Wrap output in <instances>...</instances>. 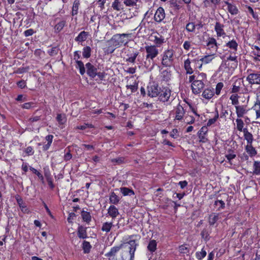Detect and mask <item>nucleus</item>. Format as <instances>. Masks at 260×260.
<instances>
[{
    "mask_svg": "<svg viewBox=\"0 0 260 260\" xmlns=\"http://www.w3.org/2000/svg\"><path fill=\"white\" fill-rule=\"evenodd\" d=\"M108 214L112 218H115L119 214L118 209L114 205H111L108 209Z\"/></svg>",
    "mask_w": 260,
    "mask_h": 260,
    "instance_id": "b1692460",
    "label": "nucleus"
},
{
    "mask_svg": "<svg viewBox=\"0 0 260 260\" xmlns=\"http://www.w3.org/2000/svg\"><path fill=\"white\" fill-rule=\"evenodd\" d=\"M171 90L167 87H163L160 90V93L158 95L160 101L165 102L169 101L171 96Z\"/></svg>",
    "mask_w": 260,
    "mask_h": 260,
    "instance_id": "0eeeda50",
    "label": "nucleus"
},
{
    "mask_svg": "<svg viewBox=\"0 0 260 260\" xmlns=\"http://www.w3.org/2000/svg\"><path fill=\"white\" fill-rule=\"evenodd\" d=\"M127 243L129 245V253L130 255L129 260H134L135 252L138 244L135 240L129 241Z\"/></svg>",
    "mask_w": 260,
    "mask_h": 260,
    "instance_id": "9d476101",
    "label": "nucleus"
},
{
    "mask_svg": "<svg viewBox=\"0 0 260 260\" xmlns=\"http://www.w3.org/2000/svg\"><path fill=\"white\" fill-rule=\"evenodd\" d=\"M112 226H113L112 222H105L103 223L101 230L103 232L108 233L110 231Z\"/></svg>",
    "mask_w": 260,
    "mask_h": 260,
    "instance_id": "e433bc0d",
    "label": "nucleus"
},
{
    "mask_svg": "<svg viewBox=\"0 0 260 260\" xmlns=\"http://www.w3.org/2000/svg\"><path fill=\"white\" fill-rule=\"evenodd\" d=\"M206 254V251L203 249H202L201 251L197 252L196 253V257L199 260H201L202 258L205 257Z\"/></svg>",
    "mask_w": 260,
    "mask_h": 260,
    "instance_id": "864d4df0",
    "label": "nucleus"
},
{
    "mask_svg": "<svg viewBox=\"0 0 260 260\" xmlns=\"http://www.w3.org/2000/svg\"><path fill=\"white\" fill-rule=\"evenodd\" d=\"M218 214L212 213L210 214L208 218V222L210 225H214L218 220Z\"/></svg>",
    "mask_w": 260,
    "mask_h": 260,
    "instance_id": "2f4dec72",
    "label": "nucleus"
},
{
    "mask_svg": "<svg viewBox=\"0 0 260 260\" xmlns=\"http://www.w3.org/2000/svg\"><path fill=\"white\" fill-rule=\"evenodd\" d=\"M78 236L81 239H85L87 238L86 228L83 226H79L78 228Z\"/></svg>",
    "mask_w": 260,
    "mask_h": 260,
    "instance_id": "a878e982",
    "label": "nucleus"
},
{
    "mask_svg": "<svg viewBox=\"0 0 260 260\" xmlns=\"http://www.w3.org/2000/svg\"><path fill=\"white\" fill-rule=\"evenodd\" d=\"M201 235L202 237L203 238H204L206 240H209V238H208L209 234H208V232H207V231L206 230H205V229L203 230L201 232Z\"/></svg>",
    "mask_w": 260,
    "mask_h": 260,
    "instance_id": "69168bd1",
    "label": "nucleus"
},
{
    "mask_svg": "<svg viewBox=\"0 0 260 260\" xmlns=\"http://www.w3.org/2000/svg\"><path fill=\"white\" fill-rule=\"evenodd\" d=\"M147 53L146 58L150 62V59L153 60L158 54V50L154 45L146 46L145 47Z\"/></svg>",
    "mask_w": 260,
    "mask_h": 260,
    "instance_id": "7ed1b4c3",
    "label": "nucleus"
},
{
    "mask_svg": "<svg viewBox=\"0 0 260 260\" xmlns=\"http://www.w3.org/2000/svg\"><path fill=\"white\" fill-rule=\"evenodd\" d=\"M138 54L139 52L137 51L134 52L130 57L126 59V61L134 63Z\"/></svg>",
    "mask_w": 260,
    "mask_h": 260,
    "instance_id": "3c124183",
    "label": "nucleus"
},
{
    "mask_svg": "<svg viewBox=\"0 0 260 260\" xmlns=\"http://www.w3.org/2000/svg\"><path fill=\"white\" fill-rule=\"evenodd\" d=\"M80 5V2L79 0H75L74 2L73 7H72V15H75L78 14V10Z\"/></svg>",
    "mask_w": 260,
    "mask_h": 260,
    "instance_id": "58836bf2",
    "label": "nucleus"
},
{
    "mask_svg": "<svg viewBox=\"0 0 260 260\" xmlns=\"http://www.w3.org/2000/svg\"><path fill=\"white\" fill-rule=\"evenodd\" d=\"M225 156L231 164V160L236 157V154L233 150L230 149L228 150L227 154H225Z\"/></svg>",
    "mask_w": 260,
    "mask_h": 260,
    "instance_id": "473e14b6",
    "label": "nucleus"
},
{
    "mask_svg": "<svg viewBox=\"0 0 260 260\" xmlns=\"http://www.w3.org/2000/svg\"><path fill=\"white\" fill-rule=\"evenodd\" d=\"M112 7L115 10L120 11L123 9V5L120 0H115L112 5Z\"/></svg>",
    "mask_w": 260,
    "mask_h": 260,
    "instance_id": "bb28decb",
    "label": "nucleus"
},
{
    "mask_svg": "<svg viewBox=\"0 0 260 260\" xmlns=\"http://www.w3.org/2000/svg\"><path fill=\"white\" fill-rule=\"evenodd\" d=\"M174 51L172 49L165 50L162 54L161 64L166 67H170L174 61Z\"/></svg>",
    "mask_w": 260,
    "mask_h": 260,
    "instance_id": "f257e3e1",
    "label": "nucleus"
},
{
    "mask_svg": "<svg viewBox=\"0 0 260 260\" xmlns=\"http://www.w3.org/2000/svg\"><path fill=\"white\" fill-rule=\"evenodd\" d=\"M225 4L228 6V10L232 15H237L239 10L237 7L228 2H225Z\"/></svg>",
    "mask_w": 260,
    "mask_h": 260,
    "instance_id": "393cba45",
    "label": "nucleus"
},
{
    "mask_svg": "<svg viewBox=\"0 0 260 260\" xmlns=\"http://www.w3.org/2000/svg\"><path fill=\"white\" fill-rule=\"evenodd\" d=\"M185 114V110L183 107L180 105H178L175 109V119L181 120Z\"/></svg>",
    "mask_w": 260,
    "mask_h": 260,
    "instance_id": "a211bd4d",
    "label": "nucleus"
},
{
    "mask_svg": "<svg viewBox=\"0 0 260 260\" xmlns=\"http://www.w3.org/2000/svg\"><path fill=\"white\" fill-rule=\"evenodd\" d=\"M76 62L77 63L76 68L79 69L80 73L83 75L85 73V69L83 62L80 60H76Z\"/></svg>",
    "mask_w": 260,
    "mask_h": 260,
    "instance_id": "c9c22d12",
    "label": "nucleus"
},
{
    "mask_svg": "<svg viewBox=\"0 0 260 260\" xmlns=\"http://www.w3.org/2000/svg\"><path fill=\"white\" fill-rule=\"evenodd\" d=\"M65 24L66 21L64 20L59 22L54 27L55 31H57V32L61 31L64 26Z\"/></svg>",
    "mask_w": 260,
    "mask_h": 260,
    "instance_id": "09e8293b",
    "label": "nucleus"
},
{
    "mask_svg": "<svg viewBox=\"0 0 260 260\" xmlns=\"http://www.w3.org/2000/svg\"><path fill=\"white\" fill-rule=\"evenodd\" d=\"M190 60L189 59H187L184 61V67L186 71V74H191L193 71L190 66Z\"/></svg>",
    "mask_w": 260,
    "mask_h": 260,
    "instance_id": "c756f323",
    "label": "nucleus"
},
{
    "mask_svg": "<svg viewBox=\"0 0 260 260\" xmlns=\"http://www.w3.org/2000/svg\"><path fill=\"white\" fill-rule=\"evenodd\" d=\"M214 55L215 53H213L212 54L205 56L204 57L202 58L200 60H193V61L196 62L197 63L199 64L200 65L199 68H201L202 65V63H200L201 61L205 63H208L213 60V59L214 58Z\"/></svg>",
    "mask_w": 260,
    "mask_h": 260,
    "instance_id": "f3484780",
    "label": "nucleus"
},
{
    "mask_svg": "<svg viewBox=\"0 0 260 260\" xmlns=\"http://www.w3.org/2000/svg\"><path fill=\"white\" fill-rule=\"evenodd\" d=\"M15 199L21 211L24 213H28L29 210L23 203L22 198L19 195H16Z\"/></svg>",
    "mask_w": 260,
    "mask_h": 260,
    "instance_id": "412c9836",
    "label": "nucleus"
},
{
    "mask_svg": "<svg viewBox=\"0 0 260 260\" xmlns=\"http://www.w3.org/2000/svg\"><path fill=\"white\" fill-rule=\"evenodd\" d=\"M56 119L60 124H63L66 121L64 115L61 114H57Z\"/></svg>",
    "mask_w": 260,
    "mask_h": 260,
    "instance_id": "680f3d73",
    "label": "nucleus"
},
{
    "mask_svg": "<svg viewBox=\"0 0 260 260\" xmlns=\"http://www.w3.org/2000/svg\"><path fill=\"white\" fill-rule=\"evenodd\" d=\"M132 36L131 34H117L112 36V38L117 46L119 47L123 44H126L129 41V38Z\"/></svg>",
    "mask_w": 260,
    "mask_h": 260,
    "instance_id": "f03ea898",
    "label": "nucleus"
},
{
    "mask_svg": "<svg viewBox=\"0 0 260 260\" xmlns=\"http://www.w3.org/2000/svg\"><path fill=\"white\" fill-rule=\"evenodd\" d=\"M239 96L237 94H233L231 95L230 99L232 101V104L233 105L238 106L239 104L238 100Z\"/></svg>",
    "mask_w": 260,
    "mask_h": 260,
    "instance_id": "a18cd8bd",
    "label": "nucleus"
},
{
    "mask_svg": "<svg viewBox=\"0 0 260 260\" xmlns=\"http://www.w3.org/2000/svg\"><path fill=\"white\" fill-rule=\"evenodd\" d=\"M138 0H124L123 3L128 7H134L137 5Z\"/></svg>",
    "mask_w": 260,
    "mask_h": 260,
    "instance_id": "603ef678",
    "label": "nucleus"
},
{
    "mask_svg": "<svg viewBox=\"0 0 260 260\" xmlns=\"http://www.w3.org/2000/svg\"><path fill=\"white\" fill-rule=\"evenodd\" d=\"M223 87V83L219 82L217 84V85L216 86L215 92L216 94L219 95L220 94L221 90L222 89Z\"/></svg>",
    "mask_w": 260,
    "mask_h": 260,
    "instance_id": "13d9d810",
    "label": "nucleus"
},
{
    "mask_svg": "<svg viewBox=\"0 0 260 260\" xmlns=\"http://www.w3.org/2000/svg\"><path fill=\"white\" fill-rule=\"evenodd\" d=\"M183 48L185 50H189L191 47V43L189 41H185L183 45Z\"/></svg>",
    "mask_w": 260,
    "mask_h": 260,
    "instance_id": "774afa93",
    "label": "nucleus"
},
{
    "mask_svg": "<svg viewBox=\"0 0 260 260\" xmlns=\"http://www.w3.org/2000/svg\"><path fill=\"white\" fill-rule=\"evenodd\" d=\"M122 244H121L119 246H114L112 247L110 251L106 254V256H112L116 254V253L119 251V250L122 248Z\"/></svg>",
    "mask_w": 260,
    "mask_h": 260,
    "instance_id": "7c9ffc66",
    "label": "nucleus"
},
{
    "mask_svg": "<svg viewBox=\"0 0 260 260\" xmlns=\"http://www.w3.org/2000/svg\"><path fill=\"white\" fill-rule=\"evenodd\" d=\"M236 112L238 118L243 117L246 114L248 110L246 106L238 105L235 106Z\"/></svg>",
    "mask_w": 260,
    "mask_h": 260,
    "instance_id": "2eb2a0df",
    "label": "nucleus"
},
{
    "mask_svg": "<svg viewBox=\"0 0 260 260\" xmlns=\"http://www.w3.org/2000/svg\"><path fill=\"white\" fill-rule=\"evenodd\" d=\"M225 46L230 49L231 54H235L238 50V44L236 40L233 39L227 42Z\"/></svg>",
    "mask_w": 260,
    "mask_h": 260,
    "instance_id": "4468645a",
    "label": "nucleus"
},
{
    "mask_svg": "<svg viewBox=\"0 0 260 260\" xmlns=\"http://www.w3.org/2000/svg\"><path fill=\"white\" fill-rule=\"evenodd\" d=\"M246 80L249 84H260V73L253 72L250 73L246 77Z\"/></svg>",
    "mask_w": 260,
    "mask_h": 260,
    "instance_id": "39448f33",
    "label": "nucleus"
},
{
    "mask_svg": "<svg viewBox=\"0 0 260 260\" xmlns=\"http://www.w3.org/2000/svg\"><path fill=\"white\" fill-rule=\"evenodd\" d=\"M29 170L31 171H32L34 173H35L36 175H37L38 177L43 182L44 177L43 175L39 171H38L36 169L31 167H30Z\"/></svg>",
    "mask_w": 260,
    "mask_h": 260,
    "instance_id": "bf43d9fd",
    "label": "nucleus"
},
{
    "mask_svg": "<svg viewBox=\"0 0 260 260\" xmlns=\"http://www.w3.org/2000/svg\"><path fill=\"white\" fill-rule=\"evenodd\" d=\"M220 0H204V3L206 5H210V4L216 5L219 4Z\"/></svg>",
    "mask_w": 260,
    "mask_h": 260,
    "instance_id": "052dcab7",
    "label": "nucleus"
},
{
    "mask_svg": "<svg viewBox=\"0 0 260 260\" xmlns=\"http://www.w3.org/2000/svg\"><path fill=\"white\" fill-rule=\"evenodd\" d=\"M253 109L256 112V118L260 117V101H257L253 107Z\"/></svg>",
    "mask_w": 260,
    "mask_h": 260,
    "instance_id": "de8ad7c7",
    "label": "nucleus"
},
{
    "mask_svg": "<svg viewBox=\"0 0 260 260\" xmlns=\"http://www.w3.org/2000/svg\"><path fill=\"white\" fill-rule=\"evenodd\" d=\"M82 218L84 221L89 222L91 221V215L89 212L83 211L81 214Z\"/></svg>",
    "mask_w": 260,
    "mask_h": 260,
    "instance_id": "79ce46f5",
    "label": "nucleus"
},
{
    "mask_svg": "<svg viewBox=\"0 0 260 260\" xmlns=\"http://www.w3.org/2000/svg\"><path fill=\"white\" fill-rule=\"evenodd\" d=\"M88 35L89 32L82 31L75 38V40L77 42L82 43L87 39Z\"/></svg>",
    "mask_w": 260,
    "mask_h": 260,
    "instance_id": "5701e85b",
    "label": "nucleus"
},
{
    "mask_svg": "<svg viewBox=\"0 0 260 260\" xmlns=\"http://www.w3.org/2000/svg\"><path fill=\"white\" fill-rule=\"evenodd\" d=\"M87 69L86 72L87 75L91 78H94L96 76L97 68L93 66L90 62H88L85 64Z\"/></svg>",
    "mask_w": 260,
    "mask_h": 260,
    "instance_id": "ddd939ff",
    "label": "nucleus"
},
{
    "mask_svg": "<svg viewBox=\"0 0 260 260\" xmlns=\"http://www.w3.org/2000/svg\"><path fill=\"white\" fill-rule=\"evenodd\" d=\"M25 152L28 155H32L34 153V151L32 147L28 146L25 149Z\"/></svg>",
    "mask_w": 260,
    "mask_h": 260,
    "instance_id": "0e129e2a",
    "label": "nucleus"
},
{
    "mask_svg": "<svg viewBox=\"0 0 260 260\" xmlns=\"http://www.w3.org/2000/svg\"><path fill=\"white\" fill-rule=\"evenodd\" d=\"M107 45L106 52L107 53H112L116 48H118L112 37L107 42Z\"/></svg>",
    "mask_w": 260,
    "mask_h": 260,
    "instance_id": "dca6fc26",
    "label": "nucleus"
},
{
    "mask_svg": "<svg viewBox=\"0 0 260 260\" xmlns=\"http://www.w3.org/2000/svg\"><path fill=\"white\" fill-rule=\"evenodd\" d=\"M59 49L58 47L54 46L48 50L47 52L50 56H55L58 54Z\"/></svg>",
    "mask_w": 260,
    "mask_h": 260,
    "instance_id": "49530a36",
    "label": "nucleus"
},
{
    "mask_svg": "<svg viewBox=\"0 0 260 260\" xmlns=\"http://www.w3.org/2000/svg\"><path fill=\"white\" fill-rule=\"evenodd\" d=\"M109 201L110 203L117 205L119 203L120 198L117 196L115 192H112L109 197Z\"/></svg>",
    "mask_w": 260,
    "mask_h": 260,
    "instance_id": "cd10ccee",
    "label": "nucleus"
},
{
    "mask_svg": "<svg viewBox=\"0 0 260 260\" xmlns=\"http://www.w3.org/2000/svg\"><path fill=\"white\" fill-rule=\"evenodd\" d=\"M191 89L192 92L195 94H198L201 92L204 87L205 84L203 82H197L193 80L191 81Z\"/></svg>",
    "mask_w": 260,
    "mask_h": 260,
    "instance_id": "1a4fd4ad",
    "label": "nucleus"
},
{
    "mask_svg": "<svg viewBox=\"0 0 260 260\" xmlns=\"http://www.w3.org/2000/svg\"><path fill=\"white\" fill-rule=\"evenodd\" d=\"M208 132V129L206 126H203L198 132V136L200 139L199 141L202 143H205L207 139L205 137V135Z\"/></svg>",
    "mask_w": 260,
    "mask_h": 260,
    "instance_id": "aec40b11",
    "label": "nucleus"
},
{
    "mask_svg": "<svg viewBox=\"0 0 260 260\" xmlns=\"http://www.w3.org/2000/svg\"><path fill=\"white\" fill-rule=\"evenodd\" d=\"M120 191L123 194V196H132L135 194L134 191L133 190L129 189L127 187H121L120 188Z\"/></svg>",
    "mask_w": 260,
    "mask_h": 260,
    "instance_id": "f704fd0d",
    "label": "nucleus"
},
{
    "mask_svg": "<svg viewBox=\"0 0 260 260\" xmlns=\"http://www.w3.org/2000/svg\"><path fill=\"white\" fill-rule=\"evenodd\" d=\"M41 119L40 116H32L30 118H29L28 121L29 122L32 123L34 122H37L39 120H40Z\"/></svg>",
    "mask_w": 260,
    "mask_h": 260,
    "instance_id": "338daca9",
    "label": "nucleus"
},
{
    "mask_svg": "<svg viewBox=\"0 0 260 260\" xmlns=\"http://www.w3.org/2000/svg\"><path fill=\"white\" fill-rule=\"evenodd\" d=\"M206 46L208 50L214 52V53L217 51L218 48L216 40L213 37H210L208 39Z\"/></svg>",
    "mask_w": 260,
    "mask_h": 260,
    "instance_id": "6e6552de",
    "label": "nucleus"
},
{
    "mask_svg": "<svg viewBox=\"0 0 260 260\" xmlns=\"http://www.w3.org/2000/svg\"><path fill=\"white\" fill-rule=\"evenodd\" d=\"M165 18V10L162 7H159L154 14V19L157 22H161Z\"/></svg>",
    "mask_w": 260,
    "mask_h": 260,
    "instance_id": "f8f14e48",
    "label": "nucleus"
},
{
    "mask_svg": "<svg viewBox=\"0 0 260 260\" xmlns=\"http://www.w3.org/2000/svg\"><path fill=\"white\" fill-rule=\"evenodd\" d=\"M82 55L84 58H88L91 55V48L89 46H86L83 48Z\"/></svg>",
    "mask_w": 260,
    "mask_h": 260,
    "instance_id": "ea45409f",
    "label": "nucleus"
},
{
    "mask_svg": "<svg viewBox=\"0 0 260 260\" xmlns=\"http://www.w3.org/2000/svg\"><path fill=\"white\" fill-rule=\"evenodd\" d=\"M196 25L194 22H189L186 25V29L188 32H194Z\"/></svg>",
    "mask_w": 260,
    "mask_h": 260,
    "instance_id": "c03bdc74",
    "label": "nucleus"
},
{
    "mask_svg": "<svg viewBox=\"0 0 260 260\" xmlns=\"http://www.w3.org/2000/svg\"><path fill=\"white\" fill-rule=\"evenodd\" d=\"M154 42L156 44L157 47H160L165 42V39L161 36H155L154 38Z\"/></svg>",
    "mask_w": 260,
    "mask_h": 260,
    "instance_id": "37998d69",
    "label": "nucleus"
},
{
    "mask_svg": "<svg viewBox=\"0 0 260 260\" xmlns=\"http://www.w3.org/2000/svg\"><path fill=\"white\" fill-rule=\"evenodd\" d=\"M226 60H231L235 62V66L236 67L238 63L237 60V56L235 55H230L229 57H227Z\"/></svg>",
    "mask_w": 260,
    "mask_h": 260,
    "instance_id": "e2e57ef3",
    "label": "nucleus"
},
{
    "mask_svg": "<svg viewBox=\"0 0 260 260\" xmlns=\"http://www.w3.org/2000/svg\"><path fill=\"white\" fill-rule=\"evenodd\" d=\"M179 251L183 254H187L189 252V248L186 245H182L179 247Z\"/></svg>",
    "mask_w": 260,
    "mask_h": 260,
    "instance_id": "6e6d98bb",
    "label": "nucleus"
},
{
    "mask_svg": "<svg viewBox=\"0 0 260 260\" xmlns=\"http://www.w3.org/2000/svg\"><path fill=\"white\" fill-rule=\"evenodd\" d=\"M245 150L251 157L255 156L257 154L256 150L252 146V144H247L245 147Z\"/></svg>",
    "mask_w": 260,
    "mask_h": 260,
    "instance_id": "c85d7f7f",
    "label": "nucleus"
},
{
    "mask_svg": "<svg viewBox=\"0 0 260 260\" xmlns=\"http://www.w3.org/2000/svg\"><path fill=\"white\" fill-rule=\"evenodd\" d=\"M215 91L213 88H207L202 93V96L206 99H211L214 95Z\"/></svg>",
    "mask_w": 260,
    "mask_h": 260,
    "instance_id": "6ab92c4d",
    "label": "nucleus"
},
{
    "mask_svg": "<svg viewBox=\"0 0 260 260\" xmlns=\"http://www.w3.org/2000/svg\"><path fill=\"white\" fill-rule=\"evenodd\" d=\"M240 90V83H237V82L233 85V87L231 89V92L236 93L239 92Z\"/></svg>",
    "mask_w": 260,
    "mask_h": 260,
    "instance_id": "5fc2aeb1",
    "label": "nucleus"
},
{
    "mask_svg": "<svg viewBox=\"0 0 260 260\" xmlns=\"http://www.w3.org/2000/svg\"><path fill=\"white\" fill-rule=\"evenodd\" d=\"M223 28V24L220 23L219 22H216L214 29L216 32L217 37H222L224 38L225 36H226V33L224 31Z\"/></svg>",
    "mask_w": 260,
    "mask_h": 260,
    "instance_id": "9b49d317",
    "label": "nucleus"
},
{
    "mask_svg": "<svg viewBox=\"0 0 260 260\" xmlns=\"http://www.w3.org/2000/svg\"><path fill=\"white\" fill-rule=\"evenodd\" d=\"M138 83L135 82L133 85H127L126 87L127 89H130L131 92H135L138 89Z\"/></svg>",
    "mask_w": 260,
    "mask_h": 260,
    "instance_id": "4d7b16f0",
    "label": "nucleus"
},
{
    "mask_svg": "<svg viewBox=\"0 0 260 260\" xmlns=\"http://www.w3.org/2000/svg\"><path fill=\"white\" fill-rule=\"evenodd\" d=\"M206 74L204 73L196 72L193 75L190 76L188 78L189 83L194 80L197 82L204 83L206 81Z\"/></svg>",
    "mask_w": 260,
    "mask_h": 260,
    "instance_id": "423d86ee",
    "label": "nucleus"
},
{
    "mask_svg": "<svg viewBox=\"0 0 260 260\" xmlns=\"http://www.w3.org/2000/svg\"><path fill=\"white\" fill-rule=\"evenodd\" d=\"M244 139L247 141V144H252L253 141V137L252 134L249 132L247 128H244L243 130Z\"/></svg>",
    "mask_w": 260,
    "mask_h": 260,
    "instance_id": "4be33fe9",
    "label": "nucleus"
},
{
    "mask_svg": "<svg viewBox=\"0 0 260 260\" xmlns=\"http://www.w3.org/2000/svg\"><path fill=\"white\" fill-rule=\"evenodd\" d=\"M91 246L89 242L84 241L82 244V248L85 253L89 252Z\"/></svg>",
    "mask_w": 260,
    "mask_h": 260,
    "instance_id": "a19ab883",
    "label": "nucleus"
},
{
    "mask_svg": "<svg viewBox=\"0 0 260 260\" xmlns=\"http://www.w3.org/2000/svg\"><path fill=\"white\" fill-rule=\"evenodd\" d=\"M160 90L161 88L157 84L150 83L147 86V94L152 98L156 97L160 93Z\"/></svg>",
    "mask_w": 260,
    "mask_h": 260,
    "instance_id": "20e7f679",
    "label": "nucleus"
},
{
    "mask_svg": "<svg viewBox=\"0 0 260 260\" xmlns=\"http://www.w3.org/2000/svg\"><path fill=\"white\" fill-rule=\"evenodd\" d=\"M237 123V128L238 131L242 132L243 130L244 122L240 118H237L236 120Z\"/></svg>",
    "mask_w": 260,
    "mask_h": 260,
    "instance_id": "8fccbe9b",
    "label": "nucleus"
},
{
    "mask_svg": "<svg viewBox=\"0 0 260 260\" xmlns=\"http://www.w3.org/2000/svg\"><path fill=\"white\" fill-rule=\"evenodd\" d=\"M253 171L254 174L260 175V161H254L253 163Z\"/></svg>",
    "mask_w": 260,
    "mask_h": 260,
    "instance_id": "4c0bfd02",
    "label": "nucleus"
},
{
    "mask_svg": "<svg viewBox=\"0 0 260 260\" xmlns=\"http://www.w3.org/2000/svg\"><path fill=\"white\" fill-rule=\"evenodd\" d=\"M157 243L155 240H151L147 246V249L151 252H153L156 249Z\"/></svg>",
    "mask_w": 260,
    "mask_h": 260,
    "instance_id": "72a5a7b5",
    "label": "nucleus"
}]
</instances>
